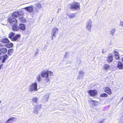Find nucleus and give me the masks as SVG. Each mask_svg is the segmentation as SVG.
<instances>
[{
  "label": "nucleus",
  "mask_w": 123,
  "mask_h": 123,
  "mask_svg": "<svg viewBox=\"0 0 123 123\" xmlns=\"http://www.w3.org/2000/svg\"><path fill=\"white\" fill-rule=\"evenodd\" d=\"M49 74L50 76H54L53 73L51 71L44 70L42 71L40 74H38L36 76V79L37 82H39L41 80V75L42 77L45 78V80L46 82H49L50 79L49 77Z\"/></svg>",
  "instance_id": "nucleus-1"
},
{
  "label": "nucleus",
  "mask_w": 123,
  "mask_h": 123,
  "mask_svg": "<svg viewBox=\"0 0 123 123\" xmlns=\"http://www.w3.org/2000/svg\"><path fill=\"white\" fill-rule=\"evenodd\" d=\"M8 21L11 24L13 30L17 31L19 29V27L17 26V20L16 19L9 18L8 19Z\"/></svg>",
  "instance_id": "nucleus-2"
},
{
  "label": "nucleus",
  "mask_w": 123,
  "mask_h": 123,
  "mask_svg": "<svg viewBox=\"0 0 123 123\" xmlns=\"http://www.w3.org/2000/svg\"><path fill=\"white\" fill-rule=\"evenodd\" d=\"M70 9L73 11L79 10L80 9V3L76 2H73L69 4Z\"/></svg>",
  "instance_id": "nucleus-3"
},
{
  "label": "nucleus",
  "mask_w": 123,
  "mask_h": 123,
  "mask_svg": "<svg viewBox=\"0 0 123 123\" xmlns=\"http://www.w3.org/2000/svg\"><path fill=\"white\" fill-rule=\"evenodd\" d=\"M37 86V82H35L32 83L29 86L28 90L31 92L37 91L38 90Z\"/></svg>",
  "instance_id": "nucleus-4"
},
{
  "label": "nucleus",
  "mask_w": 123,
  "mask_h": 123,
  "mask_svg": "<svg viewBox=\"0 0 123 123\" xmlns=\"http://www.w3.org/2000/svg\"><path fill=\"white\" fill-rule=\"evenodd\" d=\"M58 29L56 27H54L51 31V35L52 37V39L53 40V37H55L58 33Z\"/></svg>",
  "instance_id": "nucleus-5"
},
{
  "label": "nucleus",
  "mask_w": 123,
  "mask_h": 123,
  "mask_svg": "<svg viewBox=\"0 0 123 123\" xmlns=\"http://www.w3.org/2000/svg\"><path fill=\"white\" fill-rule=\"evenodd\" d=\"M92 23V21L91 19H89L86 23V28L89 31H91Z\"/></svg>",
  "instance_id": "nucleus-6"
},
{
  "label": "nucleus",
  "mask_w": 123,
  "mask_h": 123,
  "mask_svg": "<svg viewBox=\"0 0 123 123\" xmlns=\"http://www.w3.org/2000/svg\"><path fill=\"white\" fill-rule=\"evenodd\" d=\"M88 94L91 96L94 97L96 95L98 92L96 90H91L88 91H87Z\"/></svg>",
  "instance_id": "nucleus-7"
},
{
  "label": "nucleus",
  "mask_w": 123,
  "mask_h": 123,
  "mask_svg": "<svg viewBox=\"0 0 123 123\" xmlns=\"http://www.w3.org/2000/svg\"><path fill=\"white\" fill-rule=\"evenodd\" d=\"M33 5H31L29 6H28L23 8L27 12L30 13L34 12V8Z\"/></svg>",
  "instance_id": "nucleus-8"
},
{
  "label": "nucleus",
  "mask_w": 123,
  "mask_h": 123,
  "mask_svg": "<svg viewBox=\"0 0 123 123\" xmlns=\"http://www.w3.org/2000/svg\"><path fill=\"white\" fill-rule=\"evenodd\" d=\"M16 120V118L14 117L9 118L5 123H12Z\"/></svg>",
  "instance_id": "nucleus-9"
},
{
  "label": "nucleus",
  "mask_w": 123,
  "mask_h": 123,
  "mask_svg": "<svg viewBox=\"0 0 123 123\" xmlns=\"http://www.w3.org/2000/svg\"><path fill=\"white\" fill-rule=\"evenodd\" d=\"M121 60L123 63L122 64L120 62H118L117 65V68L120 69H123V57L122 58Z\"/></svg>",
  "instance_id": "nucleus-10"
},
{
  "label": "nucleus",
  "mask_w": 123,
  "mask_h": 123,
  "mask_svg": "<svg viewBox=\"0 0 123 123\" xmlns=\"http://www.w3.org/2000/svg\"><path fill=\"white\" fill-rule=\"evenodd\" d=\"M41 105H38L37 106H35L33 110V112L36 114H38V112L37 110V108L40 109L41 108Z\"/></svg>",
  "instance_id": "nucleus-11"
},
{
  "label": "nucleus",
  "mask_w": 123,
  "mask_h": 123,
  "mask_svg": "<svg viewBox=\"0 0 123 123\" xmlns=\"http://www.w3.org/2000/svg\"><path fill=\"white\" fill-rule=\"evenodd\" d=\"M107 61L108 63H111L113 61V56L111 54H109L107 57Z\"/></svg>",
  "instance_id": "nucleus-12"
},
{
  "label": "nucleus",
  "mask_w": 123,
  "mask_h": 123,
  "mask_svg": "<svg viewBox=\"0 0 123 123\" xmlns=\"http://www.w3.org/2000/svg\"><path fill=\"white\" fill-rule=\"evenodd\" d=\"M20 36L21 35L19 34L16 35L12 39V41H16L18 40Z\"/></svg>",
  "instance_id": "nucleus-13"
},
{
  "label": "nucleus",
  "mask_w": 123,
  "mask_h": 123,
  "mask_svg": "<svg viewBox=\"0 0 123 123\" xmlns=\"http://www.w3.org/2000/svg\"><path fill=\"white\" fill-rule=\"evenodd\" d=\"M67 15L69 18L72 19L75 17L76 14L75 13H69Z\"/></svg>",
  "instance_id": "nucleus-14"
},
{
  "label": "nucleus",
  "mask_w": 123,
  "mask_h": 123,
  "mask_svg": "<svg viewBox=\"0 0 123 123\" xmlns=\"http://www.w3.org/2000/svg\"><path fill=\"white\" fill-rule=\"evenodd\" d=\"M105 91L109 95H111L112 94L111 89L108 87H106L105 89Z\"/></svg>",
  "instance_id": "nucleus-15"
},
{
  "label": "nucleus",
  "mask_w": 123,
  "mask_h": 123,
  "mask_svg": "<svg viewBox=\"0 0 123 123\" xmlns=\"http://www.w3.org/2000/svg\"><path fill=\"white\" fill-rule=\"evenodd\" d=\"M84 72L82 71H80L79 73L78 78L79 79L82 78L84 75Z\"/></svg>",
  "instance_id": "nucleus-16"
},
{
  "label": "nucleus",
  "mask_w": 123,
  "mask_h": 123,
  "mask_svg": "<svg viewBox=\"0 0 123 123\" xmlns=\"http://www.w3.org/2000/svg\"><path fill=\"white\" fill-rule=\"evenodd\" d=\"M18 17H19V16L18 12H15L12 14V17H10L9 18H16Z\"/></svg>",
  "instance_id": "nucleus-17"
},
{
  "label": "nucleus",
  "mask_w": 123,
  "mask_h": 123,
  "mask_svg": "<svg viewBox=\"0 0 123 123\" xmlns=\"http://www.w3.org/2000/svg\"><path fill=\"white\" fill-rule=\"evenodd\" d=\"M19 27V29L25 31V25L23 24H20Z\"/></svg>",
  "instance_id": "nucleus-18"
},
{
  "label": "nucleus",
  "mask_w": 123,
  "mask_h": 123,
  "mask_svg": "<svg viewBox=\"0 0 123 123\" xmlns=\"http://www.w3.org/2000/svg\"><path fill=\"white\" fill-rule=\"evenodd\" d=\"M114 54L116 59L117 60L119 59L120 57L118 53L116 51H114Z\"/></svg>",
  "instance_id": "nucleus-19"
},
{
  "label": "nucleus",
  "mask_w": 123,
  "mask_h": 123,
  "mask_svg": "<svg viewBox=\"0 0 123 123\" xmlns=\"http://www.w3.org/2000/svg\"><path fill=\"white\" fill-rule=\"evenodd\" d=\"M91 102H92V103L95 106L98 105L100 103V102H99L93 100H91Z\"/></svg>",
  "instance_id": "nucleus-20"
},
{
  "label": "nucleus",
  "mask_w": 123,
  "mask_h": 123,
  "mask_svg": "<svg viewBox=\"0 0 123 123\" xmlns=\"http://www.w3.org/2000/svg\"><path fill=\"white\" fill-rule=\"evenodd\" d=\"M38 100V98L36 97H33L32 99V102L33 105L34 103H37V101Z\"/></svg>",
  "instance_id": "nucleus-21"
},
{
  "label": "nucleus",
  "mask_w": 123,
  "mask_h": 123,
  "mask_svg": "<svg viewBox=\"0 0 123 123\" xmlns=\"http://www.w3.org/2000/svg\"><path fill=\"white\" fill-rule=\"evenodd\" d=\"M14 35L15 33L12 32H10L8 35L9 38L11 39L12 41V39L13 38V37L14 36Z\"/></svg>",
  "instance_id": "nucleus-22"
},
{
  "label": "nucleus",
  "mask_w": 123,
  "mask_h": 123,
  "mask_svg": "<svg viewBox=\"0 0 123 123\" xmlns=\"http://www.w3.org/2000/svg\"><path fill=\"white\" fill-rule=\"evenodd\" d=\"M19 20L21 22H26V20L23 17H20L19 18Z\"/></svg>",
  "instance_id": "nucleus-23"
},
{
  "label": "nucleus",
  "mask_w": 123,
  "mask_h": 123,
  "mask_svg": "<svg viewBox=\"0 0 123 123\" xmlns=\"http://www.w3.org/2000/svg\"><path fill=\"white\" fill-rule=\"evenodd\" d=\"M1 42L5 43H8L9 42L8 39L7 38H4L1 40Z\"/></svg>",
  "instance_id": "nucleus-24"
},
{
  "label": "nucleus",
  "mask_w": 123,
  "mask_h": 123,
  "mask_svg": "<svg viewBox=\"0 0 123 123\" xmlns=\"http://www.w3.org/2000/svg\"><path fill=\"white\" fill-rule=\"evenodd\" d=\"M0 51L3 53H6L7 49L5 48H2L0 49Z\"/></svg>",
  "instance_id": "nucleus-25"
},
{
  "label": "nucleus",
  "mask_w": 123,
  "mask_h": 123,
  "mask_svg": "<svg viewBox=\"0 0 123 123\" xmlns=\"http://www.w3.org/2000/svg\"><path fill=\"white\" fill-rule=\"evenodd\" d=\"M14 50L13 49H9L8 50V54L9 55H11L13 53Z\"/></svg>",
  "instance_id": "nucleus-26"
},
{
  "label": "nucleus",
  "mask_w": 123,
  "mask_h": 123,
  "mask_svg": "<svg viewBox=\"0 0 123 123\" xmlns=\"http://www.w3.org/2000/svg\"><path fill=\"white\" fill-rule=\"evenodd\" d=\"M8 57V56L7 54L5 55L3 57V59L2 61L3 63L6 60Z\"/></svg>",
  "instance_id": "nucleus-27"
},
{
  "label": "nucleus",
  "mask_w": 123,
  "mask_h": 123,
  "mask_svg": "<svg viewBox=\"0 0 123 123\" xmlns=\"http://www.w3.org/2000/svg\"><path fill=\"white\" fill-rule=\"evenodd\" d=\"M110 67V66L109 65L107 64H105L104 65V68L105 70H107Z\"/></svg>",
  "instance_id": "nucleus-28"
},
{
  "label": "nucleus",
  "mask_w": 123,
  "mask_h": 123,
  "mask_svg": "<svg viewBox=\"0 0 123 123\" xmlns=\"http://www.w3.org/2000/svg\"><path fill=\"white\" fill-rule=\"evenodd\" d=\"M6 45V47L9 48L12 47L13 46V44L12 43H11L7 44Z\"/></svg>",
  "instance_id": "nucleus-29"
},
{
  "label": "nucleus",
  "mask_w": 123,
  "mask_h": 123,
  "mask_svg": "<svg viewBox=\"0 0 123 123\" xmlns=\"http://www.w3.org/2000/svg\"><path fill=\"white\" fill-rule=\"evenodd\" d=\"M36 6L39 9H41L42 7L41 4L39 3H37L35 4Z\"/></svg>",
  "instance_id": "nucleus-30"
},
{
  "label": "nucleus",
  "mask_w": 123,
  "mask_h": 123,
  "mask_svg": "<svg viewBox=\"0 0 123 123\" xmlns=\"http://www.w3.org/2000/svg\"><path fill=\"white\" fill-rule=\"evenodd\" d=\"M48 94H47L46 95H45L44 96V98L45 99V101L47 102L48 100V99L49 97V96Z\"/></svg>",
  "instance_id": "nucleus-31"
},
{
  "label": "nucleus",
  "mask_w": 123,
  "mask_h": 123,
  "mask_svg": "<svg viewBox=\"0 0 123 123\" xmlns=\"http://www.w3.org/2000/svg\"><path fill=\"white\" fill-rule=\"evenodd\" d=\"M108 96L105 93L101 94L100 95V97H107Z\"/></svg>",
  "instance_id": "nucleus-32"
},
{
  "label": "nucleus",
  "mask_w": 123,
  "mask_h": 123,
  "mask_svg": "<svg viewBox=\"0 0 123 123\" xmlns=\"http://www.w3.org/2000/svg\"><path fill=\"white\" fill-rule=\"evenodd\" d=\"M18 16H21L24 14V13L23 11L21 10H20L18 12Z\"/></svg>",
  "instance_id": "nucleus-33"
},
{
  "label": "nucleus",
  "mask_w": 123,
  "mask_h": 123,
  "mask_svg": "<svg viewBox=\"0 0 123 123\" xmlns=\"http://www.w3.org/2000/svg\"><path fill=\"white\" fill-rule=\"evenodd\" d=\"M39 11L37 7L34 8V12L35 13H38L39 12Z\"/></svg>",
  "instance_id": "nucleus-34"
},
{
  "label": "nucleus",
  "mask_w": 123,
  "mask_h": 123,
  "mask_svg": "<svg viewBox=\"0 0 123 123\" xmlns=\"http://www.w3.org/2000/svg\"><path fill=\"white\" fill-rule=\"evenodd\" d=\"M115 31V29H113L112 30H111V31H110L111 34L113 35V34L114 33Z\"/></svg>",
  "instance_id": "nucleus-35"
},
{
  "label": "nucleus",
  "mask_w": 123,
  "mask_h": 123,
  "mask_svg": "<svg viewBox=\"0 0 123 123\" xmlns=\"http://www.w3.org/2000/svg\"><path fill=\"white\" fill-rule=\"evenodd\" d=\"M120 25L123 26V21H121L120 23Z\"/></svg>",
  "instance_id": "nucleus-36"
},
{
  "label": "nucleus",
  "mask_w": 123,
  "mask_h": 123,
  "mask_svg": "<svg viewBox=\"0 0 123 123\" xmlns=\"http://www.w3.org/2000/svg\"><path fill=\"white\" fill-rule=\"evenodd\" d=\"M68 54V52H66L65 53V57H66L67 55Z\"/></svg>",
  "instance_id": "nucleus-37"
},
{
  "label": "nucleus",
  "mask_w": 123,
  "mask_h": 123,
  "mask_svg": "<svg viewBox=\"0 0 123 123\" xmlns=\"http://www.w3.org/2000/svg\"><path fill=\"white\" fill-rule=\"evenodd\" d=\"M38 53L39 51L38 50H37L35 53V55H36Z\"/></svg>",
  "instance_id": "nucleus-38"
},
{
  "label": "nucleus",
  "mask_w": 123,
  "mask_h": 123,
  "mask_svg": "<svg viewBox=\"0 0 123 123\" xmlns=\"http://www.w3.org/2000/svg\"><path fill=\"white\" fill-rule=\"evenodd\" d=\"M104 120H102L101 121V122H101V123H102V122H104Z\"/></svg>",
  "instance_id": "nucleus-39"
},
{
  "label": "nucleus",
  "mask_w": 123,
  "mask_h": 123,
  "mask_svg": "<svg viewBox=\"0 0 123 123\" xmlns=\"http://www.w3.org/2000/svg\"><path fill=\"white\" fill-rule=\"evenodd\" d=\"M104 120H102L101 121V122H101V123H102V122H104Z\"/></svg>",
  "instance_id": "nucleus-40"
},
{
  "label": "nucleus",
  "mask_w": 123,
  "mask_h": 123,
  "mask_svg": "<svg viewBox=\"0 0 123 123\" xmlns=\"http://www.w3.org/2000/svg\"><path fill=\"white\" fill-rule=\"evenodd\" d=\"M3 65L1 64L0 65V69L2 67V66Z\"/></svg>",
  "instance_id": "nucleus-41"
},
{
  "label": "nucleus",
  "mask_w": 123,
  "mask_h": 123,
  "mask_svg": "<svg viewBox=\"0 0 123 123\" xmlns=\"http://www.w3.org/2000/svg\"><path fill=\"white\" fill-rule=\"evenodd\" d=\"M2 45H1V44H0V47L2 46Z\"/></svg>",
  "instance_id": "nucleus-42"
},
{
  "label": "nucleus",
  "mask_w": 123,
  "mask_h": 123,
  "mask_svg": "<svg viewBox=\"0 0 123 123\" xmlns=\"http://www.w3.org/2000/svg\"><path fill=\"white\" fill-rule=\"evenodd\" d=\"M122 99H123V97L122 98Z\"/></svg>",
  "instance_id": "nucleus-43"
},
{
  "label": "nucleus",
  "mask_w": 123,
  "mask_h": 123,
  "mask_svg": "<svg viewBox=\"0 0 123 123\" xmlns=\"http://www.w3.org/2000/svg\"><path fill=\"white\" fill-rule=\"evenodd\" d=\"M1 101L0 100V104L1 103Z\"/></svg>",
  "instance_id": "nucleus-44"
},
{
  "label": "nucleus",
  "mask_w": 123,
  "mask_h": 123,
  "mask_svg": "<svg viewBox=\"0 0 123 123\" xmlns=\"http://www.w3.org/2000/svg\"><path fill=\"white\" fill-rule=\"evenodd\" d=\"M1 54V52H0V55Z\"/></svg>",
  "instance_id": "nucleus-45"
},
{
  "label": "nucleus",
  "mask_w": 123,
  "mask_h": 123,
  "mask_svg": "<svg viewBox=\"0 0 123 123\" xmlns=\"http://www.w3.org/2000/svg\"><path fill=\"white\" fill-rule=\"evenodd\" d=\"M98 123H101V122H99Z\"/></svg>",
  "instance_id": "nucleus-46"
},
{
  "label": "nucleus",
  "mask_w": 123,
  "mask_h": 123,
  "mask_svg": "<svg viewBox=\"0 0 123 123\" xmlns=\"http://www.w3.org/2000/svg\"><path fill=\"white\" fill-rule=\"evenodd\" d=\"M59 10H58V12H59Z\"/></svg>",
  "instance_id": "nucleus-47"
},
{
  "label": "nucleus",
  "mask_w": 123,
  "mask_h": 123,
  "mask_svg": "<svg viewBox=\"0 0 123 123\" xmlns=\"http://www.w3.org/2000/svg\"><path fill=\"white\" fill-rule=\"evenodd\" d=\"M1 59V58H0V59Z\"/></svg>",
  "instance_id": "nucleus-48"
},
{
  "label": "nucleus",
  "mask_w": 123,
  "mask_h": 123,
  "mask_svg": "<svg viewBox=\"0 0 123 123\" xmlns=\"http://www.w3.org/2000/svg\"><path fill=\"white\" fill-rule=\"evenodd\" d=\"M122 123H123V122Z\"/></svg>",
  "instance_id": "nucleus-49"
}]
</instances>
